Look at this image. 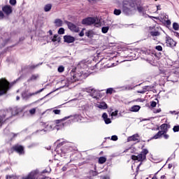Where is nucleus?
<instances>
[{
    "label": "nucleus",
    "mask_w": 179,
    "mask_h": 179,
    "mask_svg": "<svg viewBox=\"0 0 179 179\" xmlns=\"http://www.w3.org/2000/svg\"><path fill=\"white\" fill-rule=\"evenodd\" d=\"M9 85L10 83L5 78L0 79V96L8 93Z\"/></svg>",
    "instance_id": "f257e3e1"
},
{
    "label": "nucleus",
    "mask_w": 179,
    "mask_h": 179,
    "mask_svg": "<svg viewBox=\"0 0 179 179\" xmlns=\"http://www.w3.org/2000/svg\"><path fill=\"white\" fill-rule=\"evenodd\" d=\"M173 132H178V131H179V126L178 125L174 126L173 128Z\"/></svg>",
    "instance_id": "473e14b6"
},
{
    "label": "nucleus",
    "mask_w": 179,
    "mask_h": 179,
    "mask_svg": "<svg viewBox=\"0 0 179 179\" xmlns=\"http://www.w3.org/2000/svg\"><path fill=\"white\" fill-rule=\"evenodd\" d=\"M65 68H64V66H60L59 68H58V72H64Z\"/></svg>",
    "instance_id": "e433bc0d"
},
{
    "label": "nucleus",
    "mask_w": 179,
    "mask_h": 179,
    "mask_svg": "<svg viewBox=\"0 0 179 179\" xmlns=\"http://www.w3.org/2000/svg\"><path fill=\"white\" fill-rule=\"evenodd\" d=\"M152 179H157V178H152Z\"/></svg>",
    "instance_id": "bf43d9fd"
},
{
    "label": "nucleus",
    "mask_w": 179,
    "mask_h": 179,
    "mask_svg": "<svg viewBox=\"0 0 179 179\" xmlns=\"http://www.w3.org/2000/svg\"><path fill=\"white\" fill-rule=\"evenodd\" d=\"M157 9H159L160 6H157Z\"/></svg>",
    "instance_id": "13d9d810"
},
{
    "label": "nucleus",
    "mask_w": 179,
    "mask_h": 179,
    "mask_svg": "<svg viewBox=\"0 0 179 179\" xmlns=\"http://www.w3.org/2000/svg\"><path fill=\"white\" fill-rule=\"evenodd\" d=\"M13 115L10 111L8 110H3L1 112V114L0 115V128L2 127L8 120L10 118H12Z\"/></svg>",
    "instance_id": "f03ea898"
},
{
    "label": "nucleus",
    "mask_w": 179,
    "mask_h": 179,
    "mask_svg": "<svg viewBox=\"0 0 179 179\" xmlns=\"http://www.w3.org/2000/svg\"><path fill=\"white\" fill-rule=\"evenodd\" d=\"M139 110H141V106L138 105L134 106L130 108V111H132L134 113H137V111H138Z\"/></svg>",
    "instance_id": "2eb2a0df"
},
{
    "label": "nucleus",
    "mask_w": 179,
    "mask_h": 179,
    "mask_svg": "<svg viewBox=\"0 0 179 179\" xmlns=\"http://www.w3.org/2000/svg\"><path fill=\"white\" fill-rule=\"evenodd\" d=\"M92 96H94V94H92Z\"/></svg>",
    "instance_id": "338daca9"
},
{
    "label": "nucleus",
    "mask_w": 179,
    "mask_h": 179,
    "mask_svg": "<svg viewBox=\"0 0 179 179\" xmlns=\"http://www.w3.org/2000/svg\"><path fill=\"white\" fill-rule=\"evenodd\" d=\"M160 111H162V109H157L155 110V113H160Z\"/></svg>",
    "instance_id": "de8ad7c7"
},
{
    "label": "nucleus",
    "mask_w": 179,
    "mask_h": 179,
    "mask_svg": "<svg viewBox=\"0 0 179 179\" xmlns=\"http://www.w3.org/2000/svg\"><path fill=\"white\" fill-rule=\"evenodd\" d=\"M82 23L83 24H86L87 26L94 24V26L99 27V26H100V20H99L97 17H87L83 20Z\"/></svg>",
    "instance_id": "7ed1b4c3"
},
{
    "label": "nucleus",
    "mask_w": 179,
    "mask_h": 179,
    "mask_svg": "<svg viewBox=\"0 0 179 179\" xmlns=\"http://www.w3.org/2000/svg\"><path fill=\"white\" fill-rule=\"evenodd\" d=\"M6 179H10L12 178V176H9V175H7L6 177Z\"/></svg>",
    "instance_id": "8fccbe9b"
},
{
    "label": "nucleus",
    "mask_w": 179,
    "mask_h": 179,
    "mask_svg": "<svg viewBox=\"0 0 179 179\" xmlns=\"http://www.w3.org/2000/svg\"><path fill=\"white\" fill-rule=\"evenodd\" d=\"M138 10L140 13H143V12H145V10L143 9V7H138Z\"/></svg>",
    "instance_id": "f704fd0d"
},
{
    "label": "nucleus",
    "mask_w": 179,
    "mask_h": 179,
    "mask_svg": "<svg viewBox=\"0 0 179 179\" xmlns=\"http://www.w3.org/2000/svg\"><path fill=\"white\" fill-rule=\"evenodd\" d=\"M51 40L53 43H55V41H59V37H58V35H54L53 37H51Z\"/></svg>",
    "instance_id": "5701e85b"
},
{
    "label": "nucleus",
    "mask_w": 179,
    "mask_h": 179,
    "mask_svg": "<svg viewBox=\"0 0 179 179\" xmlns=\"http://www.w3.org/2000/svg\"><path fill=\"white\" fill-rule=\"evenodd\" d=\"M166 45L168 47H176V41L171 38H166Z\"/></svg>",
    "instance_id": "9b49d317"
},
{
    "label": "nucleus",
    "mask_w": 179,
    "mask_h": 179,
    "mask_svg": "<svg viewBox=\"0 0 179 179\" xmlns=\"http://www.w3.org/2000/svg\"><path fill=\"white\" fill-rule=\"evenodd\" d=\"M42 173H45V170H43Z\"/></svg>",
    "instance_id": "6e6d98bb"
},
{
    "label": "nucleus",
    "mask_w": 179,
    "mask_h": 179,
    "mask_svg": "<svg viewBox=\"0 0 179 179\" xmlns=\"http://www.w3.org/2000/svg\"><path fill=\"white\" fill-rule=\"evenodd\" d=\"M53 113H55V114H59L61 113L60 110H54Z\"/></svg>",
    "instance_id": "37998d69"
},
{
    "label": "nucleus",
    "mask_w": 179,
    "mask_h": 179,
    "mask_svg": "<svg viewBox=\"0 0 179 179\" xmlns=\"http://www.w3.org/2000/svg\"><path fill=\"white\" fill-rule=\"evenodd\" d=\"M24 36L20 38V41H24Z\"/></svg>",
    "instance_id": "09e8293b"
},
{
    "label": "nucleus",
    "mask_w": 179,
    "mask_h": 179,
    "mask_svg": "<svg viewBox=\"0 0 179 179\" xmlns=\"http://www.w3.org/2000/svg\"><path fill=\"white\" fill-rule=\"evenodd\" d=\"M167 127V124H162L161 128H166Z\"/></svg>",
    "instance_id": "3c124183"
},
{
    "label": "nucleus",
    "mask_w": 179,
    "mask_h": 179,
    "mask_svg": "<svg viewBox=\"0 0 179 179\" xmlns=\"http://www.w3.org/2000/svg\"><path fill=\"white\" fill-rule=\"evenodd\" d=\"M29 113L31 114V115H34V114H36V108H34L29 110Z\"/></svg>",
    "instance_id": "7c9ffc66"
},
{
    "label": "nucleus",
    "mask_w": 179,
    "mask_h": 179,
    "mask_svg": "<svg viewBox=\"0 0 179 179\" xmlns=\"http://www.w3.org/2000/svg\"><path fill=\"white\" fill-rule=\"evenodd\" d=\"M152 36H159V32H152Z\"/></svg>",
    "instance_id": "c03bdc74"
},
{
    "label": "nucleus",
    "mask_w": 179,
    "mask_h": 179,
    "mask_svg": "<svg viewBox=\"0 0 179 179\" xmlns=\"http://www.w3.org/2000/svg\"><path fill=\"white\" fill-rule=\"evenodd\" d=\"M65 33V29L64 28H60L58 31L59 34H64Z\"/></svg>",
    "instance_id": "2f4dec72"
},
{
    "label": "nucleus",
    "mask_w": 179,
    "mask_h": 179,
    "mask_svg": "<svg viewBox=\"0 0 179 179\" xmlns=\"http://www.w3.org/2000/svg\"><path fill=\"white\" fill-rule=\"evenodd\" d=\"M89 1H93V0H89Z\"/></svg>",
    "instance_id": "69168bd1"
},
{
    "label": "nucleus",
    "mask_w": 179,
    "mask_h": 179,
    "mask_svg": "<svg viewBox=\"0 0 179 179\" xmlns=\"http://www.w3.org/2000/svg\"><path fill=\"white\" fill-rule=\"evenodd\" d=\"M149 153V151L147 149H143V151L138 156L132 155V160H137L138 162H143L146 160V155Z\"/></svg>",
    "instance_id": "20e7f679"
},
{
    "label": "nucleus",
    "mask_w": 179,
    "mask_h": 179,
    "mask_svg": "<svg viewBox=\"0 0 179 179\" xmlns=\"http://www.w3.org/2000/svg\"><path fill=\"white\" fill-rule=\"evenodd\" d=\"M111 140L112 141H117L118 140V137L117 136H113L111 137Z\"/></svg>",
    "instance_id": "a19ab883"
},
{
    "label": "nucleus",
    "mask_w": 179,
    "mask_h": 179,
    "mask_svg": "<svg viewBox=\"0 0 179 179\" xmlns=\"http://www.w3.org/2000/svg\"><path fill=\"white\" fill-rule=\"evenodd\" d=\"M12 149L14 150V152H16L19 155L24 154V147H23V145L17 144L13 145Z\"/></svg>",
    "instance_id": "0eeeda50"
},
{
    "label": "nucleus",
    "mask_w": 179,
    "mask_h": 179,
    "mask_svg": "<svg viewBox=\"0 0 179 179\" xmlns=\"http://www.w3.org/2000/svg\"><path fill=\"white\" fill-rule=\"evenodd\" d=\"M17 100H19V96H17Z\"/></svg>",
    "instance_id": "4d7b16f0"
},
{
    "label": "nucleus",
    "mask_w": 179,
    "mask_h": 179,
    "mask_svg": "<svg viewBox=\"0 0 179 179\" xmlns=\"http://www.w3.org/2000/svg\"><path fill=\"white\" fill-rule=\"evenodd\" d=\"M10 39H5L3 41V43L1 44L2 47H5L6 44H8V43H9Z\"/></svg>",
    "instance_id": "c756f323"
},
{
    "label": "nucleus",
    "mask_w": 179,
    "mask_h": 179,
    "mask_svg": "<svg viewBox=\"0 0 179 179\" xmlns=\"http://www.w3.org/2000/svg\"><path fill=\"white\" fill-rule=\"evenodd\" d=\"M55 26H57V27H61V26H62V20L60 19H56L55 20Z\"/></svg>",
    "instance_id": "a211bd4d"
},
{
    "label": "nucleus",
    "mask_w": 179,
    "mask_h": 179,
    "mask_svg": "<svg viewBox=\"0 0 179 179\" xmlns=\"http://www.w3.org/2000/svg\"><path fill=\"white\" fill-rule=\"evenodd\" d=\"M73 78L75 79V76H73Z\"/></svg>",
    "instance_id": "680f3d73"
},
{
    "label": "nucleus",
    "mask_w": 179,
    "mask_h": 179,
    "mask_svg": "<svg viewBox=\"0 0 179 179\" xmlns=\"http://www.w3.org/2000/svg\"><path fill=\"white\" fill-rule=\"evenodd\" d=\"M48 33H49L50 36H52V31L50 30Z\"/></svg>",
    "instance_id": "603ef678"
},
{
    "label": "nucleus",
    "mask_w": 179,
    "mask_h": 179,
    "mask_svg": "<svg viewBox=\"0 0 179 179\" xmlns=\"http://www.w3.org/2000/svg\"><path fill=\"white\" fill-rule=\"evenodd\" d=\"M38 78V75H32L29 79L27 80V82H31L33 80H36Z\"/></svg>",
    "instance_id": "aec40b11"
},
{
    "label": "nucleus",
    "mask_w": 179,
    "mask_h": 179,
    "mask_svg": "<svg viewBox=\"0 0 179 179\" xmlns=\"http://www.w3.org/2000/svg\"><path fill=\"white\" fill-rule=\"evenodd\" d=\"M14 136H16V134H14Z\"/></svg>",
    "instance_id": "e2e57ef3"
},
{
    "label": "nucleus",
    "mask_w": 179,
    "mask_h": 179,
    "mask_svg": "<svg viewBox=\"0 0 179 179\" xmlns=\"http://www.w3.org/2000/svg\"><path fill=\"white\" fill-rule=\"evenodd\" d=\"M111 117H117L118 115V110H115L110 114Z\"/></svg>",
    "instance_id": "72a5a7b5"
},
{
    "label": "nucleus",
    "mask_w": 179,
    "mask_h": 179,
    "mask_svg": "<svg viewBox=\"0 0 179 179\" xmlns=\"http://www.w3.org/2000/svg\"><path fill=\"white\" fill-rule=\"evenodd\" d=\"M157 103L156 101H152L151 102V107H156Z\"/></svg>",
    "instance_id": "79ce46f5"
},
{
    "label": "nucleus",
    "mask_w": 179,
    "mask_h": 179,
    "mask_svg": "<svg viewBox=\"0 0 179 179\" xmlns=\"http://www.w3.org/2000/svg\"><path fill=\"white\" fill-rule=\"evenodd\" d=\"M22 179H45V176L39 174L38 171H31L27 176L23 177Z\"/></svg>",
    "instance_id": "39448f33"
},
{
    "label": "nucleus",
    "mask_w": 179,
    "mask_h": 179,
    "mask_svg": "<svg viewBox=\"0 0 179 179\" xmlns=\"http://www.w3.org/2000/svg\"><path fill=\"white\" fill-rule=\"evenodd\" d=\"M101 179H110V176H101Z\"/></svg>",
    "instance_id": "a18cd8bd"
},
{
    "label": "nucleus",
    "mask_w": 179,
    "mask_h": 179,
    "mask_svg": "<svg viewBox=\"0 0 179 179\" xmlns=\"http://www.w3.org/2000/svg\"><path fill=\"white\" fill-rule=\"evenodd\" d=\"M173 28L174 30H179V24L177 22L173 24Z\"/></svg>",
    "instance_id": "393cba45"
},
{
    "label": "nucleus",
    "mask_w": 179,
    "mask_h": 179,
    "mask_svg": "<svg viewBox=\"0 0 179 179\" xmlns=\"http://www.w3.org/2000/svg\"><path fill=\"white\" fill-rule=\"evenodd\" d=\"M91 92H92V93H96V90H92Z\"/></svg>",
    "instance_id": "5fc2aeb1"
},
{
    "label": "nucleus",
    "mask_w": 179,
    "mask_h": 179,
    "mask_svg": "<svg viewBox=\"0 0 179 179\" xmlns=\"http://www.w3.org/2000/svg\"><path fill=\"white\" fill-rule=\"evenodd\" d=\"M128 142H135L136 141H139V136L138 134H134L127 138Z\"/></svg>",
    "instance_id": "f8f14e48"
},
{
    "label": "nucleus",
    "mask_w": 179,
    "mask_h": 179,
    "mask_svg": "<svg viewBox=\"0 0 179 179\" xmlns=\"http://www.w3.org/2000/svg\"><path fill=\"white\" fill-rule=\"evenodd\" d=\"M164 138L165 139H169V135H167V134H164Z\"/></svg>",
    "instance_id": "49530a36"
},
{
    "label": "nucleus",
    "mask_w": 179,
    "mask_h": 179,
    "mask_svg": "<svg viewBox=\"0 0 179 179\" xmlns=\"http://www.w3.org/2000/svg\"><path fill=\"white\" fill-rule=\"evenodd\" d=\"M85 30V29H83V30L80 32L79 36L80 37H83V36H85V32L83 31Z\"/></svg>",
    "instance_id": "ea45409f"
},
{
    "label": "nucleus",
    "mask_w": 179,
    "mask_h": 179,
    "mask_svg": "<svg viewBox=\"0 0 179 179\" xmlns=\"http://www.w3.org/2000/svg\"><path fill=\"white\" fill-rule=\"evenodd\" d=\"M99 162L100 164H103V163H106V162H107V159L104 157H101L99 159Z\"/></svg>",
    "instance_id": "4be33fe9"
},
{
    "label": "nucleus",
    "mask_w": 179,
    "mask_h": 179,
    "mask_svg": "<svg viewBox=\"0 0 179 179\" xmlns=\"http://www.w3.org/2000/svg\"><path fill=\"white\" fill-rule=\"evenodd\" d=\"M9 3L10 5H12V6H15V5L17 3V1L16 0H10Z\"/></svg>",
    "instance_id": "c85d7f7f"
},
{
    "label": "nucleus",
    "mask_w": 179,
    "mask_h": 179,
    "mask_svg": "<svg viewBox=\"0 0 179 179\" xmlns=\"http://www.w3.org/2000/svg\"><path fill=\"white\" fill-rule=\"evenodd\" d=\"M68 27L71 31H75L76 33H78V31H79V28L73 23L69 22Z\"/></svg>",
    "instance_id": "1a4fd4ad"
},
{
    "label": "nucleus",
    "mask_w": 179,
    "mask_h": 179,
    "mask_svg": "<svg viewBox=\"0 0 179 179\" xmlns=\"http://www.w3.org/2000/svg\"><path fill=\"white\" fill-rule=\"evenodd\" d=\"M114 15H116L117 16H118L119 15H121V10L115 9Z\"/></svg>",
    "instance_id": "cd10ccee"
},
{
    "label": "nucleus",
    "mask_w": 179,
    "mask_h": 179,
    "mask_svg": "<svg viewBox=\"0 0 179 179\" xmlns=\"http://www.w3.org/2000/svg\"><path fill=\"white\" fill-rule=\"evenodd\" d=\"M155 48L157 50V51H163V48L160 45L156 46Z\"/></svg>",
    "instance_id": "4c0bfd02"
},
{
    "label": "nucleus",
    "mask_w": 179,
    "mask_h": 179,
    "mask_svg": "<svg viewBox=\"0 0 179 179\" xmlns=\"http://www.w3.org/2000/svg\"><path fill=\"white\" fill-rule=\"evenodd\" d=\"M51 171V169L49 168L48 171H46V173H50Z\"/></svg>",
    "instance_id": "864d4df0"
},
{
    "label": "nucleus",
    "mask_w": 179,
    "mask_h": 179,
    "mask_svg": "<svg viewBox=\"0 0 179 179\" xmlns=\"http://www.w3.org/2000/svg\"><path fill=\"white\" fill-rule=\"evenodd\" d=\"M52 8V5L51 4H47L45 6V12H50L51 10V8Z\"/></svg>",
    "instance_id": "b1692460"
},
{
    "label": "nucleus",
    "mask_w": 179,
    "mask_h": 179,
    "mask_svg": "<svg viewBox=\"0 0 179 179\" xmlns=\"http://www.w3.org/2000/svg\"><path fill=\"white\" fill-rule=\"evenodd\" d=\"M44 91V88H42L35 92H33V93H29L28 94V97H31V96H36V94H38V93H41V92H43Z\"/></svg>",
    "instance_id": "dca6fc26"
},
{
    "label": "nucleus",
    "mask_w": 179,
    "mask_h": 179,
    "mask_svg": "<svg viewBox=\"0 0 179 179\" xmlns=\"http://www.w3.org/2000/svg\"><path fill=\"white\" fill-rule=\"evenodd\" d=\"M161 178H164V176H162Z\"/></svg>",
    "instance_id": "052dcab7"
},
{
    "label": "nucleus",
    "mask_w": 179,
    "mask_h": 179,
    "mask_svg": "<svg viewBox=\"0 0 179 179\" xmlns=\"http://www.w3.org/2000/svg\"><path fill=\"white\" fill-rule=\"evenodd\" d=\"M102 117L103 118L106 124H111V120L108 118V115H107V113H103L102 115Z\"/></svg>",
    "instance_id": "ddd939ff"
},
{
    "label": "nucleus",
    "mask_w": 179,
    "mask_h": 179,
    "mask_svg": "<svg viewBox=\"0 0 179 179\" xmlns=\"http://www.w3.org/2000/svg\"><path fill=\"white\" fill-rule=\"evenodd\" d=\"M108 27H102L101 30H102V33H107L108 31Z\"/></svg>",
    "instance_id": "bb28decb"
},
{
    "label": "nucleus",
    "mask_w": 179,
    "mask_h": 179,
    "mask_svg": "<svg viewBox=\"0 0 179 179\" xmlns=\"http://www.w3.org/2000/svg\"><path fill=\"white\" fill-rule=\"evenodd\" d=\"M33 68H36V66H33Z\"/></svg>",
    "instance_id": "0e129e2a"
},
{
    "label": "nucleus",
    "mask_w": 179,
    "mask_h": 179,
    "mask_svg": "<svg viewBox=\"0 0 179 179\" xmlns=\"http://www.w3.org/2000/svg\"><path fill=\"white\" fill-rule=\"evenodd\" d=\"M52 127H53L52 123H49L47 124L46 128H47L48 131H51V130H52Z\"/></svg>",
    "instance_id": "a878e982"
},
{
    "label": "nucleus",
    "mask_w": 179,
    "mask_h": 179,
    "mask_svg": "<svg viewBox=\"0 0 179 179\" xmlns=\"http://www.w3.org/2000/svg\"><path fill=\"white\" fill-rule=\"evenodd\" d=\"M64 40L65 43H68L69 44H71V43H73V41H75V38L71 36H64Z\"/></svg>",
    "instance_id": "9d476101"
},
{
    "label": "nucleus",
    "mask_w": 179,
    "mask_h": 179,
    "mask_svg": "<svg viewBox=\"0 0 179 179\" xmlns=\"http://www.w3.org/2000/svg\"><path fill=\"white\" fill-rule=\"evenodd\" d=\"M69 118H71V116H67V117H64L63 119L57 120L55 121V122H56V124H59V122L66 121V120H69Z\"/></svg>",
    "instance_id": "6ab92c4d"
},
{
    "label": "nucleus",
    "mask_w": 179,
    "mask_h": 179,
    "mask_svg": "<svg viewBox=\"0 0 179 179\" xmlns=\"http://www.w3.org/2000/svg\"><path fill=\"white\" fill-rule=\"evenodd\" d=\"M85 36H87V37L89 38H92L93 36H94V31L90 30L85 33Z\"/></svg>",
    "instance_id": "f3484780"
},
{
    "label": "nucleus",
    "mask_w": 179,
    "mask_h": 179,
    "mask_svg": "<svg viewBox=\"0 0 179 179\" xmlns=\"http://www.w3.org/2000/svg\"><path fill=\"white\" fill-rule=\"evenodd\" d=\"M2 12L4 13V15L6 16H10V15H12L13 13V8L11 7L10 5H5L1 8Z\"/></svg>",
    "instance_id": "423d86ee"
},
{
    "label": "nucleus",
    "mask_w": 179,
    "mask_h": 179,
    "mask_svg": "<svg viewBox=\"0 0 179 179\" xmlns=\"http://www.w3.org/2000/svg\"><path fill=\"white\" fill-rule=\"evenodd\" d=\"M96 107H98V108H101V110H106L107 109V103H106V102H102L100 103L96 104Z\"/></svg>",
    "instance_id": "4468645a"
},
{
    "label": "nucleus",
    "mask_w": 179,
    "mask_h": 179,
    "mask_svg": "<svg viewBox=\"0 0 179 179\" xmlns=\"http://www.w3.org/2000/svg\"><path fill=\"white\" fill-rule=\"evenodd\" d=\"M107 94H111L113 93V88H109L106 91Z\"/></svg>",
    "instance_id": "58836bf2"
},
{
    "label": "nucleus",
    "mask_w": 179,
    "mask_h": 179,
    "mask_svg": "<svg viewBox=\"0 0 179 179\" xmlns=\"http://www.w3.org/2000/svg\"><path fill=\"white\" fill-rule=\"evenodd\" d=\"M134 9H135V3H134L127 5L124 4L123 6V10L126 13H128V12H129L130 10H134Z\"/></svg>",
    "instance_id": "6e6552de"
},
{
    "label": "nucleus",
    "mask_w": 179,
    "mask_h": 179,
    "mask_svg": "<svg viewBox=\"0 0 179 179\" xmlns=\"http://www.w3.org/2000/svg\"><path fill=\"white\" fill-rule=\"evenodd\" d=\"M163 134H164V131H159L155 136H154L153 138L159 139V138H160Z\"/></svg>",
    "instance_id": "412c9836"
},
{
    "label": "nucleus",
    "mask_w": 179,
    "mask_h": 179,
    "mask_svg": "<svg viewBox=\"0 0 179 179\" xmlns=\"http://www.w3.org/2000/svg\"><path fill=\"white\" fill-rule=\"evenodd\" d=\"M3 17H5V13L3 11L0 10V19H3Z\"/></svg>",
    "instance_id": "c9c22d12"
}]
</instances>
